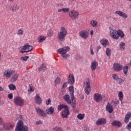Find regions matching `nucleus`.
Masks as SVG:
<instances>
[{"mask_svg": "<svg viewBox=\"0 0 131 131\" xmlns=\"http://www.w3.org/2000/svg\"><path fill=\"white\" fill-rule=\"evenodd\" d=\"M67 35V30L63 27L60 28V32L58 33L57 39L59 41H64Z\"/></svg>", "mask_w": 131, "mask_h": 131, "instance_id": "nucleus-1", "label": "nucleus"}, {"mask_svg": "<svg viewBox=\"0 0 131 131\" xmlns=\"http://www.w3.org/2000/svg\"><path fill=\"white\" fill-rule=\"evenodd\" d=\"M15 131H28V127L24 126V123L21 120H19L15 128Z\"/></svg>", "mask_w": 131, "mask_h": 131, "instance_id": "nucleus-2", "label": "nucleus"}, {"mask_svg": "<svg viewBox=\"0 0 131 131\" xmlns=\"http://www.w3.org/2000/svg\"><path fill=\"white\" fill-rule=\"evenodd\" d=\"M69 51H70V48L67 46L59 49L57 52L59 54H61V55H66L67 52H69Z\"/></svg>", "mask_w": 131, "mask_h": 131, "instance_id": "nucleus-3", "label": "nucleus"}, {"mask_svg": "<svg viewBox=\"0 0 131 131\" xmlns=\"http://www.w3.org/2000/svg\"><path fill=\"white\" fill-rule=\"evenodd\" d=\"M14 102L17 106H23L24 105V100L20 97H16L14 99Z\"/></svg>", "mask_w": 131, "mask_h": 131, "instance_id": "nucleus-4", "label": "nucleus"}, {"mask_svg": "<svg viewBox=\"0 0 131 131\" xmlns=\"http://www.w3.org/2000/svg\"><path fill=\"white\" fill-rule=\"evenodd\" d=\"M69 16L71 19L73 20H75V19H77V18H78L79 13L75 10H73L69 12Z\"/></svg>", "mask_w": 131, "mask_h": 131, "instance_id": "nucleus-5", "label": "nucleus"}, {"mask_svg": "<svg viewBox=\"0 0 131 131\" xmlns=\"http://www.w3.org/2000/svg\"><path fill=\"white\" fill-rule=\"evenodd\" d=\"M36 112L38 115H40L42 117L46 118L47 117V113L45 112L44 110L41 109L39 107L36 108Z\"/></svg>", "mask_w": 131, "mask_h": 131, "instance_id": "nucleus-6", "label": "nucleus"}, {"mask_svg": "<svg viewBox=\"0 0 131 131\" xmlns=\"http://www.w3.org/2000/svg\"><path fill=\"white\" fill-rule=\"evenodd\" d=\"M84 84H86V87L85 88V93L86 95H90V93H91V83L88 80L86 82H83Z\"/></svg>", "mask_w": 131, "mask_h": 131, "instance_id": "nucleus-7", "label": "nucleus"}, {"mask_svg": "<svg viewBox=\"0 0 131 131\" xmlns=\"http://www.w3.org/2000/svg\"><path fill=\"white\" fill-rule=\"evenodd\" d=\"M114 70L117 72H119L123 68V66L119 63H114L113 65Z\"/></svg>", "mask_w": 131, "mask_h": 131, "instance_id": "nucleus-8", "label": "nucleus"}, {"mask_svg": "<svg viewBox=\"0 0 131 131\" xmlns=\"http://www.w3.org/2000/svg\"><path fill=\"white\" fill-rule=\"evenodd\" d=\"M118 31H116L115 30H112L110 31V35L113 37V38H114V39H118Z\"/></svg>", "mask_w": 131, "mask_h": 131, "instance_id": "nucleus-9", "label": "nucleus"}, {"mask_svg": "<svg viewBox=\"0 0 131 131\" xmlns=\"http://www.w3.org/2000/svg\"><path fill=\"white\" fill-rule=\"evenodd\" d=\"M106 124V119L100 118L96 121V125H104Z\"/></svg>", "mask_w": 131, "mask_h": 131, "instance_id": "nucleus-10", "label": "nucleus"}, {"mask_svg": "<svg viewBox=\"0 0 131 131\" xmlns=\"http://www.w3.org/2000/svg\"><path fill=\"white\" fill-rule=\"evenodd\" d=\"M70 115V112H69V108L64 109L62 112V118H68V116Z\"/></svg>", "mask_w": 131, "mask_h": 131, "instance_id": "nucleus-11", "label": "nucleus"}, {"mask_svg": "<svg viewBox=\"0 0 131 131\" xmlns=\"http://www.w3.org/2000/svg\"><path fill=\"white\" fill-rule=\"evenodd\" d=\"M94 100L96 102H101L102 101V95L100 94L95 93L94 95Z\"/></svg>", "mask_w": 131, "mask_h": 131, "instance_id": "nucleus-12", "label": "nucleus"}, {"mask_svg": "<svg viewBox=\"0 0 131 131\" xmlns=\"http://www.w3.org/2000/svg\"><path fill=\"white\" fill-rule=\"evenodd\" d=\"M115 14L119 15V16H120V17H122V18H124V19H126V18H127L128 17L127 14L121 11H116L115 12Z\"/></svg>", "mask_w": 131, "mask_h": 131, "instance_id": "nucleus-13", "label": "nucleus"}, {"mask_svg": "<svg viewBox=\"0 0 131 131\" xmlns=\"http://www.w3.org/2000/svg\"><path fill=\"white\" fill-rule=\"evenodd\" d=\"M69 92H70V95L71 96V98L72 99V101H73V100H74L75 99V97H74V88L73 87V86H70L69 87Z\"/></svg>", "mask_w": 131, "mask_h": 131, "instance_id": "nucleus-14", "label": "nucleus"}, {"mask_svg": "<svg viewBox=\"0 0 131 131\" xmlns=\"http://www.w3.org/2000/svg\"><path fill=\"white\" fill-rule=\"evenodd\" d=\"M68 78H69V80H68V83L71 85L74 84L75 80L74 79V77L73 76V75L72 74H70Z\"/></svg>", "mask_w": 131, "mask_h": 131, "instance_id": "nucleus-15", "label": "nucleus"}, {"mask_svg": "<svg viewBox=\"0 0 131 131\" xmlns=\"http://www.w3.org/2000/svg\"><path fill=\"white\" fill-rule=\"evenodd\" d=\"M3 126L5 130H10L11 129H13V127H14V125H11V124H3Z\"/></svg>", "mask_w": 131, "mask_h": 131, "instance_id": "nucleus-16", "label": "nucleus"}, {"mask_svg": "<svg viewBox=\"0 0 131 131\" xmlns=\"http://www.w3.org/2000/svg\"><path fill=\"white\" fill-rule=\"evenodd\" d=\"M80 36L82 37V38H83V39H86L88 37H89V34L85 31H81L80 32Z\"/></svg>", "mask_w": 131, "mask_h": 131, "instance_id": "nucleus-17", "label": "nucleus"}, {"mask_svg": "<svg viewBox=\"0 0 131 131\" xmlns=\"http://www.w3.org/2000/svg\"><path fill=\"white\" fill-rule=\"evenodd\" d=\"M35 102L38 105H40L42 103L41 98L39 96V94L36 95L35 97Z\"/></svg>", "mask_w": 131, "mask_h": 131, "instance_id": "nucleus-18", "label": "nucleus"}, {"mask_svg": "<svg viewBox=\"0 0 131 131\" xmlns=\"http://www.w3.org/2000/svg\"><path fill=\"white\" fill-rule=\"evenodd\" d=\"M112 125L113 126H117V127H121V126H122V124L119 121H114L112 122Z\"/></svg>", "mask_w": 131, "mask_h": 131, "instance_id": "nucleus-19", "label": "nucleus"}, {"mask_svg": "<svg viewBox=\"0 0 131 131\" xmlns=\"http://www.w3.org/2000/svg\"><path fill=\"white\" fill-rule=\"evenodd\" d=\"M63 100L68 103V104H71V100H70V96L68 94H66L63 97Z\"/></svg>", "mask_w": 131, "mask_h": 131, "instance_id": "nucleus-20", "label": "nucleus"}, {"mask_svg": "<svg viewBox=\"0 0 131 131\" xmlns=\"http://www.w3.org/2000/svg\"><path fill=\"white\" fill-rule=\"evenodd\" d=\"M97 67H98V62L97 61L92 62L91 67L92 71H95Z\"/></svg>", "mask_w": 131, "mask_h": 131, "instance_id": "nucleus-21", "label": "nucleus"}, {"mask_svg": "<svg viewBox=\"0 0 131 131\" xmlns=\"http://www.w3.org/2000/svg\"><path fill=\"white\" fill-rule=\"evenodd\" d=\"M106 110L109 113H112L113 112V107L112 105H110V103H108L107 105L106 106Z\"/></svg>", "mask_w": 131, "mask_h": 131, "instance_id": "nucleus-22", "label": "nucleus"}, {"mask_svg": "<svg viewBox=\"0 0 131 131\" xmlns=\"http://www.w3.org/2000/svg\"><path fill=\"white\" fill-rule=\"evenodd\" d=\"M46 112H47V114H49V115L54 114L55 108L53 106H50L48 109L46 110Z\"/></svg>", "mask_w": 131, "mask_h": 131, "instance_id": "nucleus-23", "label": "nucleus"}, {"mask_svg": "<svg viewBox=\"0 0 131 131\" xmlns=\"http://www.w3.org/2000/svg\"><path fill=\"white\" fill-rule=\"evenodd\" d=\"M130 117H131V113H127L124 118L125 123H128V122L129 121V119H130Z\"/></svg>", "mask_w": 131, "mask_h": 131, "instance_id": "nucleus-24", "label": "nucleus"}, {"mask_svg": "<svg viewBox=\"0 0 131 131\" xmlns=\"http://www.w3.org/2000/svg\"><path fill=\"white\" fill-rule=\"evenodd\" d=\"M10 10L13 12H16V11H18L19 10V7L16 5L14 4L12 6L10 7Z\"/></svg>", "mask_w": 131, "mask_h": 131, "instance_id": "nucleus-25", "label": "nucleus"}, {"mask_svg": "<svg viewBox=\"0 0 131 131\" xmlns=\"http://www.w3.org/2000/svg\"><path fill=\"white\" fill-rule=\"evenodd\" d=\"M100 43L104 47V48H106L107 47V45L108 43V40L102 39L100 40Z\"/></svg>", "mask_w": 131, "mask_h": 131, "instance_id": "nucleus-26", "label": "nucleus"}, {"mask_svg": "<svg viewBox=\"0 0 131 131\" xmlns=\"http://www.w3.org/2000/svg\"><path fill=\"white\" fill-rule=\"evenodd\" d=\"M119 47L120 51H124L125 48V43L123 42H120Z\"/></svg>", "mask_w": 131, "mask_h": 131, "instance_id": "nucleus-27", "label": "nucleus"}, {"mask_svg": "<svg viewBox=\"0 0 131 131\" xmlns=\"http://www.w3.org/2000/svg\"><path fill=\"white\" fill-rule=\"evenodd\" d=\"M118 39L119 38V36L121 37V38H123L124 37V33H123V32L122 31L119 30H118Z\"/></svg>", "mask_w": 131, "mask_h": 131, "instance_id": "nucleus-28", "label": "nucleus"}, {"mask_svg": "<svg viewBox=\"0 0 131 131\" xmlns=\"http://www.w3.org/2000/svg\"><path fill=\"white\" fill-rule=\"evenodd\" d=\"M47 69V67H46L43 64H42L41 66L38 68L39 71H45Z\"/></svg>", "mask_w": 131, "mask_h": 131, "instance_id": "nucleus-29", "label": "nucleus"}, {"mask_svg": "<svg viewBox=\"0 0 131 131\" xmlns=\"http://www.w3.org/2000/svg\"><path fill=\"white\" fill-rule=\"evenodd\" d=\"M8 86L10 91H15L16 90V86L13 84H10Z\"/></svg>", "mask_w": 131, "mask_h": 131, "instance_id": "nucleus-30", "label": "nucleus"}, {"mask_svg": "<svg viewBox=\"0 0 131 131\" xmlns=\"http://www.w3.org/2000/svg\"><path fill=\"white\" fill-rule=\"evenodd\" d=\"M118 96L120 101H122V100H123V93H122V92L120 91L119 93Z\"/></svg>", "mask_w": 131, "mask_h": 131, "instance_id": "nucleus-31", "label": "nucleus"}, {"mask_svg": "<svg viewBox=\"0 0 131 131\" xmlns=\"http://www.w3.org/2000/svg\"><path fill=\"white\" fill-rule=\"evenodd\" d=\"M46 38L45 36H40L38 38L39 42H42L45 41V40H46Z\"/></svg>", "mask_w": 131, "mask_h": 131, "instance_id": "nucleus-32", "label": "nucleus"}, {"mask_svg": "<svg viewBox=\"0 0 131 131\" xmlns=\"http://www.w3.org/2000/svg\"><path fill=\"white\" fill-rule=\"evenodd\" d=\"M77 118L78 119H79L80 120H82L84 118V115L79 114L77 115Z\"/></svg>", "mask_w": 131, "mask_h": 131, "instance_id": "nucleus-33", "label": "nucleus"}, {"mask_svg": "<svg viewBox=\"0 0 131 131\" xmlns=\"http://www.w3.org/2000/svg\"><path fill=\"white\" fill-rule=\"evenodd\" d=\"M123 71L124 74H127V72L128 71V66H125L123 68Z\"/></svg>", "mask_w": 131, "mask_h": 131, "instance_id": "nucleus-34", "label": "nucleus"}, {"mask_svg": "<svg viewBox=\"0 0 131 131\" xmlns=\"http://www.w3.org/2000/svg\"><path fill=\"white\" fill-rule=\"evenodd\" d=\"M29 91L30 93L34 92V88H33V85H32V84L29 85Z\"/></svg>", "mask_w": 131, "mask_h": 131, "instance_id": "nucleus-35", "label": "nucleus"}, {"mask_svg": "<svg viewBox=\"0 0 131 131\" xmlns=\"http://www.w3.org/2000/svg\"><path fill=\"white\" fill-rule=\"evenodd\" d=\"M60 82H61V79H60L59 77H57L55 80V85H57V84H60Z\"/></svg>", "mask_w": 131, "mask_h": 131, "instance_id": "nucleus-36", "label": "nucleus"}, {"mask_svg": "<svg viewBox=\"0 0 131 131\" xmlns=\"http://www.w3.org/2000/svg\"><path fill=\"white\" fill-rule=\"evenodd\" d=\"M68 104H71V106L73 107V108L74 109L75 107H76V102L74 101L73 100L72 101V99H71V103H68Z\"/></svg>", "mask_w": 131, "mask_h": 131, "instance_id": "nucleus-37", "label": "nucleus"}, {"mask_svg": "<svg viewBox=\"0 0 131 131\" xmlns=\"http://www.w3.org/2000/svg\"><path fill=\"white\" fill-rule=\"evenodd\" d=\"M90 24H91V25H92V26H93V27H95V26H97V25H98V23L96 20L91 21Z\"/></svg>", "mask_w": 131, "mask_h": 131, "instance_id": "nucleus-38", "label": "nucleus"}, {"mask_svg": "<svg viewBox=\"0 0 131 131\" xmlns=\"http://www.w3.org/2000/svg\"><path fill=\"white\" fill-rule=\"evenodd\" d=\"M106 56H110V55H111V49L110 48H106Z\"/></svg>", "mask_w": 131, "mask_h": 131, "instance_id": "nucleus-39", "label": "nucleus"}, {"mask_svg": "<svg viewBox=\"0 0 131 131\" xmlns=\"http://www.w3.org/2000/svg\"><path fill=\"white\" fill-rule=\"evenodd\" d=\"M18 79V74H15L14 76L12 78V80L13 82L16 81Z\"/></svg>", "mask_w": 131, "mask_h": 131, "instance_id": "nucleus-40", "label": "nucleus"}, {"mask_svg": "<svg viewBox=\"0 0 131 131\" xmlns=\"http://www.w3.org/2000/svg\"><path fill=\"white\" fill-rule=\"evenodd\" d=\"M4 76H6V77H10V76H11L9 72L8 71L4 72Z\"/></svg>", "mask_w": 131, "mask_h": 131, "instance_id": "nucleus-41", "label": "nucleus"}, {"mask_svg": "<svg viewBox=\"0 0 131 131\" xmlns=\"http://www.w3.org/2000/svg\"><path fill=\"white\" fill-rule=\"evenodd\" d=\"M112 77H113V79H114V80H117V81L119 78V77H118V76H117V75H116V74H113Z\"/></svg>", "mask_w": 131, "mask_h": 131, "instance_id": "nucleus-42", "label": "nucleus"}, {"mask_svg": "<svg viewBox=\"0 0 131 131\" xmlns=\"http://www.w3.org/2000/svg\"><path fill=\"white\" fill-rule=\"evenodd\" d=\"M17 34H18V35H23V34H24V32L23 30H22L21 29H19L17 31Z\"/></svg>", "mask_w": 131, "mask_h": 131, "instance_id": "nucleus-43", "label": "nucleus"}, {"mask_svg": "<svg viewBox=\"0 0 131 131\" xmlns=\"http://www.w3.org/2000/svg\"><path fill=\"white\" fill-rule=\"evenodd\" d=\"M69 11H70V9L69 8H62V12L63 13H69Z\"/></svg>", "mask_w": 131, "mask_h": 131, "instance_id": "nucleus-44", "label": "nucleus"}, {"mask_svg": "<svg viewBox=\"0 0 131 131\" xmlns=\"http://www.w3.org/2000/svg\"><path fill=\"white\" fill-rule=\"evenodd\" d=\"M127 129L130 131L131 129V121L129 122V123L126 126Z\"/></svg>", "mask_w": 131, "mask_h": 131, "instance_id": "nucleus-45", "label": "nucleus"}, {"mask_svg": "<svg viewBox=\"0 0 131 131\" xmlns=\"http://www.w3.org/2000/svg\"><path fill=\"white\" fill-rule=\"evenodd\" d=\"M29 59V56H25L21 57V60H23V61H27Z\"/></svg>", "mask_w": 131, "mask_h": 131, "instance_id": "nucleus-46", "label": "nucleus"}, {"mask_svg": "<svg viewBox=\"0 0 131 131\" xmlns=\"http://www.w3.org/2000/svg\"><path fill=\"white\" fill-rule=\"evenodd\" d=\"M60 106H61V108L63 109H69V107H68V105L65 104H60Z\"/></svg>", "mask_w": 131, "mask_h": 131, "instance_id": "nucleus-47", "label": "nucleus"}, {"mask_svg": "<svg viewBox=\"0 0 131 131\" xmlns=\"http://www.w3.org/2000/svg\"><path fill=\"white\" fill-rule=\"evenodd\" d=\"M53 129L55 131H63V130H62V128H60V127H56L55 128H53Z\"/></svg>", "mask_w": 131, "mask_h": 131, "instance_id": "nucleus-48", "label": "nucleus"}, {"mask_svg": "<svg viewBox=\"0 0 131 131\" xmlns=\"http://www.w3.org/2000/svg\"><path fill=\"white\" fill-rule=\"evenodd\" d=\"M33 49V47H32V46H30L29 45L28 51H27V52H30V51H32Z\"/></svg>", "mask_w": 131, "mask_h": 131, "instance_id": "nucleus-49", "label": "nucleus"}, {"mask_svg": "<svg viewBox=\"0 0 131 131\" xmlns=\"http://www.w3.org/2000/svg\"><path fill=\"white\" fill-rule=\"evenodd\" d=\"M28 51H26V50H25L24 49V47H23V48L20 50V51H19V53H27Z\"/></svg>", "mask_w": 131, "mask_h": 131, "instance_id": "nucleus-50", "label": "nucleus"}, {"mask_svg": "<svg viewBox=\"0 0 131 131\" xmlns=\"http://www.w3.org/2000/svg\"><path fill=\"white\" fill-rule=\"evenodd\" d=\"M117 81H118L119 84H120V83H122L123 80L121 78H118V80H117Z\"/></svg>", "mask_w": 131, "mask_h": 131, "instance_id": "nucleus-51", "label": "nucleus"}, {"mask_svg": "<svg viewBox=\"0 0 131 131\" xmlns=\"http://www.w3.org/2000/svg\"><path fill=\"white\" fill-rule=\"evenodd\" d=\"M51 99L49 98L46 101V105H50L51 104Z\"/></svg>", "mask_w": 131, "mask_h": 131, "instance_id": "nucleus-52", "label": "nucleus"}, {"mask_svg": "<svg viewBox=\"0 0 131 131\" xmlns=\"http://www.w3.org/2000/svg\"><path fill=\"white\" fill-rule=\"evenodd\" d=\"M29 44L27 43L26 45L24 46L23 47H24V49H25L26 51V50H28V47H29Z\"/></svg>", "mask_w": 131, "mask_h": 131, "instance_id": "nucleus-53", "label": "nucleus"}, {"mask_svg": "<svg viewBox=\"0 0 131 131\" xmlns=\"http://www.w3.org/2000/svg\"><path fill=\"white\" fill-rule=\"evenodd\" d=\"M68 84V82H64V84L62 85V89H64V88H67V85Z\"/></svg>", "mask_w": 131, "mask_h": 131, "instance_id": "nucleus-54", "label": "nucleus"}, {"mask_svg": "<svg viewBox=\"0 0 131 131\" xmlns=\"http://www.w3.org/2000/svg\"><path fill=\"white\" fill-rule=\"evenodd\" d=\"M8 97L9 99H10V100H11V99H13V94L10 93L8 94Z\"/></svg>", "mask_w": 131, "mask_h": 131, "instance_id": "nucleus-55", "label": "nucleus"}, {"mask_svg": "<svg viewBox=\"0 0 131 131\" xmlns=\"http://www.w3.org/2000/svg\"><path fill=\"white\" fill-rule=\"evenodd\" d=\"M62 56L64 59H67V58H68L69 57V55H68V54H63V55H62Z\"/></svg>", "mask_w": 131, "mask_h": 131, "instance_id": "nucleus-56", "label": "nucleus"}, {"mask_svg": "<svg viewBox=\"0 0 131 131\" xmlns=\"http://www.w3.org/2000/svg\"><path fill=\"white\" fill-rule=\"evenodd\" d=\"M90 51H91V55H94V54H95V53H94V50H93V48L92 47V45H91Z\"/></svg>", "mask_w": 131, "mask_h": 131, "instance_id": "nucleus-57", "label": "nucleus"}, {"mask_svg": "<svg viewBox=\"0 0 131 131\" xmlns=\"http://www.w3.org/2000/svg\"><path fill=\"white\" fill-rule=\"evenodd\" d=\"M4 124V121H3V119L0 117V125H3Z\"/></svg>", "mask_w": 131, "mask_h": 131, "instance_id": "nucleus-58", "label": "nucleus"}, {"mask_svg": "<svg viewBox=\"0 0 131 131\" xmlns=\"http://www.w3.org/2000/svg\"><path fill=\"white\" fill-rule=\"evenodd\" d=\"M36 124H37V125H38V124H42V122L41 121H38L36 122Z\"/></svg>", "mask_w": 131, "mask_h": 131, "instance_id": "nucleus-59", "label": "nucleus"}, {"mask_svg": "<svg viewBox=\"0 0 131 131\" xmlns=\"http://www.w3.org/2000/svg\"><path fill=\"white\" fill-rule=\"evenodd\" d=\"M62 109H63L62 106L60 105V104L58 106V111H61V110H62Z\"/></svg>", "mask_w": 131, "mask_h": 131, "instance_id": "nucleus-60", "label": "nucleus"}, {"mask_svg": "<svg viewBox=\"0 0 131 131\" xmlns=\"http://www.w3.org/2000/svg\"><path fill=\"white\" fill-rule=\"evenodd\" d=\"M5 104V101L4 100H0V105H4Z\"/></svg>", "mask_w": 131, "mask_h": 131, "instance_id": "nucleus-61", "label": "nucleus"}, {"mask_svg": "<svg viewBox=\"0 0 131 131\" xmlns=\"http://www.w3.org/2000/svg\"><path fill=\"white\" fill-rule=\"evenodd\" d=\"M18 119H19V120H22V119H23L22 115H19L18 116Z\"/></svg>", "mask_w": 131, "mask_h": 131, "instance_id": "nucleus-62", "label": "nucleus"}, {"mask_svg": "<svg viewBox=\"0 0 131 131\" xmlns=\"http://www.w3.org/2000/svg\"><path fill=\"white\" fill-rule=\"evenodd\" d=\"M15 72V71H11L9 72V74H10V76L12 75V74H13V73H14Z\"/></svg>", "mask_w": 131, "mask_h": 131, "instance_id": "nucleus-63", "label": "nucleus"}, {"mask_svg": "<svg viewBox=\"0 0 131 131\" xmlns=\"http://www.w3.org/2000/svg\"><path fill=\"white\" fill-rule=\"evenodd\" d=\"M48 35L49 36H52V35H53V34H52L51 32H49L48 33Z\"/></svg>", "mask_w": 131, "mask_h": 131, "instance_id": "nucleus-64", "label": "nucleus"}]
</instances>
